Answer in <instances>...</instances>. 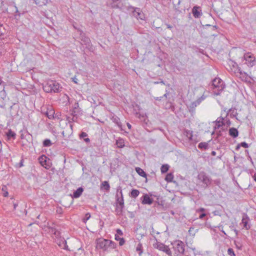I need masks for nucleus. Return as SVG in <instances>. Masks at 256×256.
Masks as SVG:
<instances>
[{"instance_id": "14", "label": "nucleus", "mask_w": 256, "mask_h": 256, "mask_svg": "<svg viewBox=\"0 0 256 256\" xmlns=\"http://www.w3.org/2000/svg\"><path fill=\"white\" fill-rule=\"evenodd\" d=\"M249 220V218L246 214H244L242 223L244 224V228H245L246 230H248L250 228V226L248 224V220Z\"/></svg>"}, {"instance_id": "32", "label": "nucleus", "mask_w": 256, "mask_h": 256, "mask_svg": "<svg viewBox=\"0 0 256 256\" xmlns=\"http://www.w3.org/2000/svg\"><path fill=\"white\" fill-rule=\"evenodd\" d=\"M174 178V175L172 173L168 174L165 178V180L168 182H172Z\"/></svg>"}, {"instance_id": "61", "label": "nucleus", "mask_w": 256, "mask_h": 256, "mask_svg": "<svg viewBox=\"0 0 256 256\" xmlns=\"http://www.w3.org/2000/svg\"><path fill=\"white\" fill-rule=\"evenodd\" d=\"M222 232L224 234H226V232H225L224 230H222Z\"/></svg>"}, {"instance_id": "24", "label": "nucleus", "mask_w": 256, "mask_h": 256, "mask_svg": "<svg viewBox=\"0 0 256 256\" xmlns=\"http://www.w3.org/2000/svg\"><path fill=\"white\" fill-rule=\"evenodd\" d=\"M136 171L140 176L144 178H146V174L144 172V170L141 168L138 167L136 168Z\"/></svg>"}, {"instance_id": "47", "label": "nucleus", "mask_w": 256, "mask_h": 256, "mask_svg": "<svg viewBox=\"0 0 256 256\" xmlns=\"http://www.w3.org/2000/svg\"><path fill=\"white\" fill-rule=\"evenodd\" d=\"M166 25L167 28L168 29L171 30L172 28V26L169 24H166Z\"/></svg>"}, {"instance_id": "1", "label": "nucleus", "mask_w": 256, "mask_h": 256, "mask_svg": "<svg viewBox=\"0 0 256 256\" xmlns=\"http://www.w3.org/2000/svg\"><path fill=\"white\" fill-rule=\"evenodd\" d=\"M96 248L102 250L104 252H108L116 248V243L110 240L104 238H98L96 240Z\"/></svg>"}, {"instance_id": "55", "label": "nucleus", "mask_w": 256, "mask_h": 256, "mask_svg": "<svg viewBox=\"0 0 256 256\" xmlns=\"http://www.w3.org/2000/svg\"><path fill=\"white\" fill-rule=\"evenodd\" d=\"M240 146H240V144H238L236 146V150H238V148H240Z\"/></svg>"}, {"instance_id": "20", "label": "nucleus", "mask_w": 256, "mask_h": 256, "mask_svg": "<svg viewBox=\"0 0 256 256\" xmlns=\"http://www.w3.org/2000/svg\"><path fill=\"white\" fill-rule=\"evenodd\" d=\"M54 110L50 107V109H48L46 112V115L48 116L49 119H52L54 117Z\"/></svg>"}, {"instance_id": "59", "label": "nucleus", "mask_w": 256, "mask_h": 256, "mask_svg": "<svg viewBox=\"0 0 256 256\" xmlns=\"http://www.w3.org/2000/svg\"><path fill=\"white\" fill-rule=\"evenodd\" d=\"M234 232H235L236 234L237 235L238 234V230H236L234 229Z\"/></svg>"}, {"instance_id": "23", "label": "nucleus", "mask_w": 256, "mask_h": 256, "mask_svg": "<svg viewBox=\"0 0 256 256\" xmlns=\"http://www.w3.org/2000/svg\"><path fill=\"white\" fill-rule=\"evenodd\" d=\"M116 144L119 148H122L124 146V139L118 138L116 141Z\"/></svg>"}, {"instance_id": "3", "label": "nucleus", "mask_w": 256, "mask_h": 256, "mask_svg": "<svg viewBox=\"0 0 256 256\" xmlns=\"http://www.w3.org/2000/svg\"><path fill=\"white\" fill-rule=\"evenodd\" d=\"M124 206V200L122 190L120 187H119L117 189V194L116 195V212L117 215H121L122 214Z\"/></svg>"}, {"instance_id": "31", "label": "nucleus", "mask_w": 256, "mask_h": 256, "mask_svg": "<svg viewBox=\"0 0 256 256\" xmlns=\"http://www.w3.org/2000/svg\"><path fill=\"white\" fill-rule=\"evenodd\" d=\"M102 186L104 188L108 191L110 190V186L107 181H104L102 183Z\"/></svg>"}, {"instance_id": "19", "label": "nucleus", "mask_w": 256, "mask_h": 256, "mask_svg": "<svg viewBox=\"0 0 256 256\" xmlns=\"http://www.w3.org/2000/svg\"><path fill=\"white\" fill-rule=\"evenodd\" d=\"M229 134L230 136L235 138L238 136V132L236 128H230L229 130Z\"/></svg>"}, {"instance_id": "37", "label": "nucleus", "mask_w": 256, "mask_h": 256, "mask_svg": "<svg viewBox=\"0 0 256 256\" xmlns=\"http://www.w3.org/2000/svg\"><path fill=\"white\" fill-rule=\"evenodd\" d=\"M6 96V94L4 90V89L2 91L0 92V97L4 100Z\"/></svg>"}, {"instance_id": "6", "label": "nucleus", "mask_w": 256, "mask_h": 256, "mask_svg": "<svg viewBox=\"0 0 256 256\" xmlns=\"http://www.w3.org/2000/svg\"><path fill=\"white\" fill-rule=\"evenodd\" d=\"M198 180L200 184H201L202 187L206 188L212 183V178L204 172H201L198 175Z\"/></svg>"}, {"instance_id": "9", "label": "nucleus", "mask_w": 256, "mask_h": 256, "mask_svg": "<svg viewBox=\"0 0 256 256\" xmlns=\"http://www.w3.org/2000/svg\"><path fill=\"white\" fill-rule=\"evenodd\" d=\"M153 246L155 248L158 249L160 250L166 252L168 255L170 256H171L172 254L170 248L168 246L161 242H158L157 240L156 242L153 244Z\"/></svg>"}, {"instance_id": "12", "label": "nucleus", "mask_w": 256, "mask_h": 256, "mask_svg": "<svg viewBox=\"0 0 256 256\" xmlns=\"http://www.w3.org/2000/svg\"><path fill=\"white\" fill-rule=\"evenodd\" d=\"M153 202L152 198H150V196L147 194H144L142 197V203L143 204H151Z\"/></svg>"}, {"instance_id": "48", "label": "nucleus", "mask_w": 256, "mask_h": 256, "mask_svg": "<svg viewBox=\"0 0 256 256\" xmlns=\"http://www.w3.org/2000/svg\"><path fill=\"white\" fill-rule=\"evenodd\" d=\"M198 104H197V100L196 102H194L192 103V106H196L198 105Z\"/></svg>"}, {"instance_id": "28", "label": "nucleus", "mask_w": 256, "mask_h": 256, "mask_svg": "<svg viewBox=\"0 0 256 256\" xmlns=\"http://www.w3.org/2000/svg\"><path fill=\"white\" fill-rule=\"evenodd\" d=\"M115 240L117 241H119V244L120 246L124 245L125 242V240L124 238H120L116 234L115 235Z\"/></svg>"}, {"instance_id": "26", "label": "nucleus", "mask_w": 256, "mask_h": 256, "mask_svg": "<svg viewBox=\"0 0 256 256\" xmlns=\"http://www.w3.org/2000/svg\"><path fill=\"white\" fill-rule=\"evenodd\" d=\"M224 118H218L216 120V126L218 128L222 126L224 124Z\"/></svg>"}, {"instance_id": "39", "label": "nucleus", "mask_w": 256, "mask_h": 256, "mask_svg": "<svg viewBox=\"0 0 256 256\" xmlns=\"http://www.w3.org/2000/svg\"><path fill=\"white\" fill-rule=\"evenodd\" d=\"M228 254L230 256H236L232 248H229L228 250Z\"/></svg>"}, {"instance_id": "49", "label": "nucleus", "mask_w": 256, "mask_h": 256, "mask_svg": "<svg viewBox=\"0 0 256 256\" xmlns=\"http://www.w3.org/2000/svg\"><path fill=\"white\" fill-rule=\"evenodd\" d=\"M162 98V96L156 97L155 98V100H161Z\"/></svg>"}, {"instance_id": "16", "label": "nucleus", "mask_w": 256, "mask_h": 256, "mask_svg": "<svg viewBox=\"0 0 256 256\" xmlns=\"http://www.w3.org/2000/svg\"><path fill=\"white\" fill-rule=\"evenodd\" d=\"M84 189L82 187L78 188L73 193L72 198H79L82 194Z\"/></svg>"}, {"instance_id": "4", "label": "nucleus", "mask_w": 256, "mask_h": 256, "mask_svg": "<svg viewBox=\"0 0 256 256\" xmlns=\"http://www.w3.org/2000/svg\"><path fill=\"white\" fill-rule=\"evenodd\" d=\"M224 88L223 81L219 78H214L212 81V88L215 95H219Z\"/></svg>"}, {"instance_id": "29", "label": "nucleus", "mask_w": 256, "mask_h": 256, "mask_svg": "<svg viewBox=\"0 0 256 256\" xmlns=\"http://www.w3.org/2000/svg\"><path fill=\"white\" fill-rule=\"evenodd\" d=\"M52 142L50 139H46L43 142V146L44 147H49L52 145Z\"/></svg>"}, {"instance_id": "18", "label": "nucleus", "mask_w": 256, "mask_h": 256, "mask_svg": "<svg viewBox=\"0 0 256 256\" xmlns=\"http://www.w3.org/2000/svg\"><path fill=\"white\" fill-rule=\"evenodd\" d=\"M184 134L188 138L189 140H193L192 131L188 130H185L184 132Z\"/></svg>"}, {"instance_id": "57", "label": "nucleus", "mask_w": 256, "mask_h": 256, "mask_svg": "<svg viewBox=\"0 0 256 256\" xmlns=\"http://www.w3.org/2000/svg\"><path fill=\"white\" fill-rule=\"evenodd\" d=\"M22 160H21V162H20V166H23Z\"/></svg>"}, {"instance_id": "45", "label": "nucleus", "mask_w": 256, "mask_h": 256, "mask_svg": "<svg viewBox=\"0 0 256 256\" xmlns=\"http://www.w3.org/2000/svg\"><path fill=\"white\" fill-rule=\"evenodd\" d=\"M205 210V209L204 208H201L198 210H196L197 212H203Z\"/></svg>"}, {"instance_id": "54", "label": "nucleus", "mask_w": 256, "mask_h": 256, "mask_svg": "<svg viewBox=\"0 0 256 256\" xmlns=\"http://www.w3.org/2000/svg\"><path fill=\"white\" fill-rule=\"evenodd\" d=\"M17 206H18V204H14V210H16V208L17 207Z\"/></svg>"}, {"instance_id": "34", "label": "nucleus", "mask_w": 256, "mask_h": 256, "mask_svg": "<svg viewBox=\"0 0 256 256\" xmlns=\"http://www.w3.org/2000/svg\"><path fill=\"white\" fill-rule=\"evenodd\" d=\"M169 166L168 164H163L160 168V170L162 173H165L168 170Z\"/></svg>"}, {"instance_id": "41", "label": "nucleus", "mask_w": 256, "mask_h": 256, "mask_svg": "<svg viewBox=\"0 0 256 256\" xmlns=\"http://www.w3.org/2000/svg\"><path fill=\"white\" fill-rule=\"evenodd\" d=\"M240 144L241 146H242L244 148H248V144L247 143H246V142H242L240 143Z\"/></svg>"}, {"instance_id": "11", "label": "nucleus", "mask_w": 256, "mask_h": 256, "mask_svg": "<svg viewBox=\"0 0 256 256\" xmlns=\"http://www.w3.org/2000/svg\"><path fill=\"white\" fill-rule=\"evenodd\" d=\"M81 111L80 108H79L78 103V102H75L73 106V110L72 111V114L73 116V117L71 118V120H69V122L75 121V116L81 114Z\"/></svg>"}, {"instance_id": "36", "label": "nucleus", "mask_w": 256, "mask_h": 256, "mask_svg": "<svg viewBox=\"0 0 256 256\" xmlns=\"http://www.w3.org/2000/svg\"><path fill=\"white\" fill-rule=\"evenodd\" d=\"M2 191L4 192L3 196L4 197H6L8 196V193L7 191V188L6 186H4L2 188Z\"/></svg>"}, {"instance_id": "25", "label": "nucleus", "mask_w": 256, "mask_h": 256, "mask_svg": "<svg viewBox=\"0 0 256 256\" xmlns=\"http://www.w3.org/2000/svg\"><path fill=\"white\" fill-rule=\"evenodd\" d=\"M140 194V192L138 190L133 189L130 192V196L132 198H136Z\"/></svg>"}, {"instance_id": "2", "label": "nucleus", "mask_w": 256, "mask_h": 256, "mask_svg": "<svg viewBox=\"0 0 256 256\" xmlns=\"http://www.w3.org/2000/svg\"><path fill=\"white\" fill-rule=\"evenodd\" d=\"M43 90L47 93H58L62 90L60 84L53 80H48L43 84Z\"/></svg>"}, {"instance_id": "43", "label": "nucleus", "mask_w": 256, "mask_h": 256, "mask_svg": "<svg viewBox=\"0 0 256 256\" xmlns=\"http://www.w3.org/2000/svg\"><path fill=\"white\" fill-rule=\"evenodd\" d=\"M116 232L118 234H120V236H122L123 234L122 231L120 229H117Z\"/></svg>"}, {"instance_id": "38", "label": "nucleus", "mask_w": 256, "mask_h": 256, "mask_svg": "<svg viewBox=\"0 0 256 256\" xmlns=\"http://www.w3.org/2000/svg\"><path fill=\"white\" fill-rule=\"evenodd\" d=\"M90 218V213H86V214H85V216L84 218L83 219V222H84V223H86V222H87V220H88Z\"/></svg>"}, {"instance_id": "51", "label": "nucleus", "mask_w": 256, "mask_h": 256, "mask_svg": "<svg viewBox=\"0 0 256 256\" xmlns=\"http://www.w3.org/2000/svg\"><path fill=\"white\" fill-rule=\"evenodd\" d=\"M127 126L129 129H130L132 128V126L129 123H127Z\"/></svg>"}, {"instance_id": "7", "label": "nucleus", "mask_w": 256, "mask_h": 256, "mask_svg": "<svg viewBox=\"0 0 256 256\" xmlns=\"http://www.w3.org/2000/svg\"><path fill=\"white\" fill-rule=\"evenodd\" d=\"M242 58L245 61L244 63L249 67H252L256 64V58L250 52L245 54Z\"/></svg>"}, {"instance_id": "50", "label": "nucleus", "mask_w": 256, "mask_h": 256, "mask_svg": "<svg viewBox=\"0 0 256 256\" xmlns=\"http://www.w3.org/2000/svg\"><path fill=\"white\" fill-rule=\"evenodd\" d=\"M254 180L256 182V173L252 176Z\"/></svg>"}, {"instance_id": "33", "label": "nucleus", "mask_w": 256, "mask_h": 256, "mask_svg": "<svg viewBox=\"0 0 256 256\" xmlns=\"http://www.w3.org/2000/svg\"><path fill=\"white\" fill-rule=\"evenodd\" d=\"M6 136L8 138H15L16 137V134L12 130H9L6 133Z\"/></svg>"}, {"instance_id": "10", "label": "nucleus", "mask_w": 256, "mask_h": 256, "mask_svg": "<svg viewBox=\"0 0 256 256\" xmlns=\"http://www.w3.org/2000/svg\"><path fill=\"white\" fill-rule=\"evenodd\" d=\"M130 9H132L133 16L136 17L138 20L140 19L142 20H144V16L142 10L138 8H134L130 6Z\"/></svg>"}, {"instance_id": "5", "label": "nucleus", "mask_w": 256, "mask_h": 256, "mask_svg": "<svg viewBox=\"0 0 256 256\" xmlns=\"http://www.w3.org/2000/svg\"><path fill=\"white\" fill-rule=\"evenodd\" d=\"M174 256H182L184 252V244L180 240H176L172 244Z\"/></svg>"}, {"instance_id": "42", "label": "nucleus", "mask_w": 256, "mask_h": 256, "mask_svg": "<svg viewBox=\"0 0 256 256\" xmlns=\"http://www.w3.org/2000/svg\"><path fill=\"white\" fill-rule=\"evenodd\" d=\"M88 136L87 134L85 132H82L80 134V138H84Z\"/></svg>"}, {"instance_id": "56", "label": "nucleus", "mask_w": 256, "mask_h": 256, "mask_svg": "<svg viewBox=\"0 0 256 256\" xmlns=\"http://www.w3.org/2000/svg\"><path fill=\"white\" fill-rule=\"evenodd\" d=\"M58 234H59V232H58V231H56V232H54V234L55 235H58Z\"/></svg>"}, {"instance_id": "15", "label": "nucleus", "mask_w": 256, "mask_h": 256, "mask_svg": "<svg viewBox=\"0 0 256 256\" xmlns=\"http://www.w3.org/2000/svg\"><path fill=\"white\" fill-rule=\"evenodd\" d=\"M110 6L113 8H121L122 6V0H111Z\"/></svg>"}, {"instance_id": "27", "label": "nucleus", "mask_w": 256, "mask_h": 256, "mask_svg": "<svg viewBox=\"0 0 256 256\" xmlns=\"http://www.w3.org/2000/svg\"><path fill=\"white\" fill-rule=\"evenodd\" d=\"M198 148L200 149L206 150L208 148V144L206 142H200L198 145Z\"/></svg>"}, {"instance_id": "58", "label": "nucleus", "mask_w": 256, "mask_h": 256, "mask_svg": "<svg viewBox=\"0 0 256 256\" xmlns=\"http://www.w3.org/2000/svg\"><path fill=\"white\" fill-rule=\"evenodd\" d=\"M168 94V92H166V93L164 95V97L166 98V97H167Z\"/></svg>"}, {"instance_id": "44", "label": "nucleus", "mask_w": 256, "mask_h": 256, "mask_svg": "<svg viewBox=\"0 0 256 256\" xmlns=\"http://www.w3.org/2000/svg\"><path fill=\"white\" fill-rule=\"evenodd\" d=\"M84 42H85L86 43L88 44L90 42V40L88 38H84Z\"/></svg>"}, {"instance_id": "46", "label": "nucleus", "mask_w": 256, "mask_h": 256, "mask_svg": "<svg viewBox=\"0 0 256 256\" xmlns=\"http://www.w3.org/2000/svg\"><path fill=\"white\" fill-rule=\"evenodd\" d=\"M206 214H204V213H202V214H200V216H199V218H200V219H202V218H203L206 216Z\"/></svg>"}, {"instance_id": "60", "label": "nucleus", "mask_w": 256, "mask_h": 256, "mask_svg": "<svg viewBox=\"0 0 256 256\" xmlns=\"http://www.w3.org/2000/svg\"><path fill=\"white\" fill-rule=\"evenodd\" d=\"M70 128H71V130H72V124H70Z\"/></svg>"}, {"instance_id": "40", "label": "nucleus", "mask_w": 256, "mask_h": 256, "mask_svg": "<svg viewBox=\"0 0 256 256\" xmlns=\"http://www.w3.org/2000/svg\"><path fill=\"white\" fill-rule=\"evenodd\" d=\"M204 99H205V96H202L200 98H199L197 100V104H200Z\"/></svg>"}, {"instance_id": "35", "label": "nucleus", "mask_w": 256, "mask_h": 256, "mask_svg": "<svg viewBox=\"0 0 256 256\" xmlns=\"http://www.w3.org/2000/svg\"><path fill=\"white\" fill-rule=\"evenodd\" d=\"M150 234L154 237V239L157 240L156 238V234H160V232H156L153 226H151L150 228Z\"/></svg>"}, {"instance_id": "22", "label": "nucleus", "mask_w": 256, "mask_h": 256, "mask_svg": "<svg viewBox=\"0 0 256 256\" xmlns=\"http://www.w3.org/2000/svg\"><path fill=\"white\" fill-rule=\"evenodd\" d=\"M38 160L40 164L42 166L46 168V156L44 155H42L39 158Z\"/></svg>"}, {"instance_id": "21", "label": "nucleus", "mask_w": 256, "mask_h": 256, "mask_svg": "<svg viewBox=\"0 0 256 256\" xmlns=\"http://www.w3.org/2000/svg\"><path fill=\"white\" fill-rule=\"evenodd\" d=\"M230 117L232 118H236V119L237 118H236V116L238 115V112H237V110L235 108H231L229 110H228V113Z\"/></svg>"}, {"instance_id": "63", "label": "nucleus", "mask_w": 256, "mask_h": 256, "mask_svg": "<svg viewBox=\"0 0 256 256\" xmlns=\"http://www.w3.org/2000/svg\"><path fill=\"white\" fill-rule=\"evenodd\" d=\"M162 84H164V82L163 81L161 82Z\"/></svg>"}, {"instance_id": "17", "label": "nucleus", "mask_w": 256, "mask_h": 256, "mask_svg": "<svg viewBox=\"0 0 256 256\" xmlns=\"http://www.w3.org/2000/svg\"><path fill=\"white\" fill-rule=\"evenodd\" d=\"M57 243L58 245L62 248L66 250H69L66 241L65 240H60V242Z\"/></svg>"}, {"instance_id": "53", "label": "nucleus", "mask_w": 256, "mask_h": 256, "mask_svg": "<svg viewBox=\"0 0 256 256\" xmlns=\"http://www.w3.org/2000/svg\"><path fill=\"white\" fill-rule=\"evenodd\" d=\"M212 155L214 156H216V152L215 151H212Z\"/></svg>"}, {"instance_id": "8", "label": "nucleus", "mask_w": 256, "mask_h": 256, "mask_svg": "<svg viewBox=\"0 0 256 256\" xmlns=\"http://www.w3.org/2000/svg\"><path fill=\"white\" fill-rule=\"evenodd\" d=\"M228 65L230 66V70L236 76L238 75L244 74H246L245 72H242L240 68L238 67V64L232 60L228 61Z\"/></svg>"}, {"instance_id": "62", "label": "nucleus", "mask_w": 256, "mask_h": 256, "mask_svg": "<svg viewBox=\"0 0 256 256\" xmlns=\"http://www.w3.org/2000/svg\"><path fill=\"white\" fill-rule=\"evenodd\" d=\"M196 250V248H192V250Z\"/></svg>"}, {"instance_id": "52", "label": "nucleus", "mask_w": 256, "mask_h": 256, "mask_svg": "<svg viewBox=\"0 0 256 256\" xmlns=\"http://www.w3.org/2000/svg\"><path fill=\"white\" fill-rule=\"evenodd\" d=\"M84 140L86 142H90V138H84Z\"/></svg>"}, {"instance_id": "30", "label": "nucleus", "mask_w": 256, "mask_h": 256, "mask_svg": "<svg viewBox=\"0 0 256 256\" xmlns=\"http://www.w3.org/2000/svg\"><path fill=\"white\" fill-rule=\"evenodd\" d=\"M136 251L138 253L139 255H141L142 253V246L140 243H138L136 247Z\"/></svg>"}, {"instance_id": "13", "label": "nucleus", "mask_w": 256, "mask_h": 256, "mask_svg": "<svg viewBox=\"0 0 256 256\" xmlns=\"http://www.w3.org/2000/svg\"><path fill=\"white\" fill-rule=\"evenodd\" d=\"M192 12L195 18H199L202 15V10L198 6H194L192 9Z\"/></svg>"}]
</instances>
